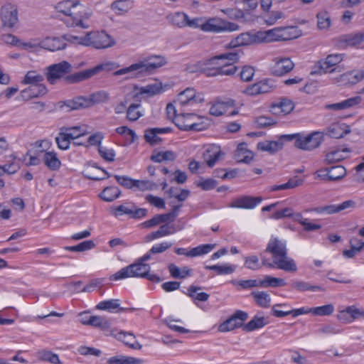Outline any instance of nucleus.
Returning a JSON list of instances; mask_svg holds the SVG:
<instances>
[{"label":"nucleus","instance_id":"nucleus-1","mask_svg":"<svg viewBox=\"0 0 364 364\" xmlns=\"http://www.w3.org/2000/svg\"><path fill=\"white\" fill-rule=\"evenodd\" d=\"M55 8L58 12L67 16L65 23L68 26L82 28L90 27V25L85 23V21L91 17L92 12L90 9L80 4L78 1H63L59 2Z\"/></svg>","mask_w":364,"mask_h":364},{"label":"nucleus","instance_id":"nucleus-2","mask_svg":"<svg viewBox=\"0 0 364 364\" xmlns=\"http://www.w3.org/2000/svg\"><path fill=\"white\" fill-rule=\"evenodd\" d=\"M167 60L162 55H151L143 60L115 71L114 76L136 72L137 74L151 73L154 70L165 65Z\"/></svg>","mask_w":364,"mask_h":364},{"label":"nucleus","instance_id":"nucleus-3","mask_svg":"<svg viewBox=\"0 0 364 364\" xmlns=\"http://www.w3.org/2000/svg\"><path fill=\"white\" fill-rule=\"evenodd\" d=\"M301 31L296 26L276 27L264 31H260L262 43L289 41L299 37Z\"/></svg>","mask_w":364,"mask_h":364},{"label":"nucleus","instance_id":"nucleus-4","mask_svg":"<svg viewBox=\"0 0 364 364\" xmlns=\"http://www.w3.org/2000/svg\"><path fill=\"white\" fill-rule=\"evenodd\" d=\"M78 43L85 46H91L97 49H105L115 44L114 39L105 31L88 32L84 37H74Z\"/></svg>","mask_w":364,"mask_h":364},{"label":"nucleus","instance_id":"nucleus-5","mask_svg":"<svg viewBox=\"0 0 364 364\" xmlns=\"http://www.w3.org/2000/svg\"><path fill=\"white\" fill-rule=\"evenodd\" d=\"M343 60V54H330L326 58L317 61L312 68L311 75H321L323 73H332L341 72L344 68L338 65Z\"/></svg>","mask_w":364,"mask_h":364},{"label":"nucleus","instance_id":"nucleus-6","mask_svg":"<svg viewBox=\"0 0 364 364\" xmlns=\"http://www.w3.org/2000/svg\"><path fill=\"white\" fill-rule=\"evenodd\" d=\"M149 264L136 261L135 263L128 265L110 277L112 280H119L128 277H145L147 272H149Z\"/></svg>","mask_w":364,"mask_h":364},{"label":"nucleus","instance_id":"nucleus-7","mask_svg":"<svg viewBox=\"0 0 364 364\" xmlns=\"http://www.w3.org/2000/svg\"><path fill=\"white\" fill-rule=\"evenodd\" d=\"M46 77L47 81L54 85L56 82L65 77L73 71L72 65L68 61L63 60L58 63L53 64L46 68Z\"/></svg>","mask_w":364,"mask_h":364},{"label":"nucleus","instance_id":"nucleus-8","mask_svg":"<svg viewBox=\"0 0 364 364\" xmlns=\"http://www.w3.org/2000/svg\"><path fill=\"white\" fill-rule=\"evenodd\" d=\"M323 141V134L320 132H314L307 136L300 134L297 141H294V146L301 150L312 151L318 148Z\"/></svg>","mask_w":364,"mask_h":364},{"label":"nucleus","instance_id":"nucleus-9","mask_svg":"<svg viewBox=\"0 0 364 364\" xmlns=\"http://www.w3.org/2000/svg\"><path fill=\"white\" fill-rule=\"evenodd\" d=\"M262 43L260 31L256 33L246 32L238 35L225 46L226 48H235L252 44Z\"/></svg>","mask_w":364,"mask_h":364},{"label":"nucleus","instance_id":"nucleus-10","mask_svg":"<svg viewBox=\"0 0 364 364\" xmlns=\"http://www.w3.org/2000/svg\"><path fill=\"white\" fill-rule=\"evenodd\" d=\"M113 214L116 216L128 215L132 218L138 219L145 217L147 210L145 208H136L134 203H126L113 208Z\"/></svg>","mask_w":364,"mask_h":364},{"label":"nucleus","instance_id":"nucleus-11","mask_svg":"<svg viewBox=\"0 0 364 364\" xmlns=\"http://www.w3.org/2000/svg\"><path fill=\"white\" fill-rule=\"evenodd\" d=\"M247 318L248 314L246 312L237 310L230 318L219 326L218 330L220 332L230 331L240 327L242 325V322L246 321Z\"/></svg>","mask_w":364,"mask_h":364},{"label":"nucleus","instance_id":"nucleus-12","mask_svg":"<svg viewBox=\"0 0 364 364\" xmlns=\"http://www.w3.org/2000/svg\"><path fill=\"white\" fill-rule=\"evenodd\" d=\"M196 119L201 120L202 117L193 113H183L176 115L173 122L181 130L191 131V129H197L198 125L193 124Z\"/></svg>","mask_w":364,"mask_h":364},{"label":"nucleus","instance_id":"nucleus-13","mask_svg":"<svg viewBox=\"0 0 364 364\" xmlns=\"http://www.w3.org/2000/svg\"><path fill=\"white\" fill-rule=\"evenodd\" d=\"M364 42V33H351L340 36L336 39V46L340 48L357 47Z\"/></svg>","mask_w":364,"mask_h":364},{"label":"nucleus","instance_id":"nucleus-14","mask_svg":"<svg viewBox=\"0 0 364 364\" xmlns=\"http://www.w3.org/2000/svg\"><path fill=\"white\" fill-rule=\"evenodd\" d=\"M203 101L204 97L202 93H197L194 89L188 87L178 95L176 102L183 106L188 104L202 103Z\"/></svg>","mask_w":364,"mask_h":364},{"label":"nucleus","instance_id":"nucleus-15","mask_svg":"<svg viewBox=\"0 0 364 364\" xmlns=\"http://www.w3.org/2000/svg\"><path fill=\"white\" fill-rule=\"evenodd\" d=\"M294 67V63L289 58H274L271 65V72L275 76H282Z\"/></svg>","mask_w":364,"mask_h":364},{"label":"nucleus","instance_id":"nucleus-16","mask_svg":"<svg viewBox=\"0 0 364 364\" xmlns=\"http://www.w3.org/2000/svg\"><path fill=\"white\" fill-rule=\"evenodd\" d=\"M364 78V73L350 71L340 75L333 79V82L339 86H349L357 84Z\"/></svg>","mask_w":364,"mask_h":364},{"label":"nucleus","instance_id":"nucleus-17","mask_svg":"<svg viewBox=\"0 0 364 364\" xmlns=\"http://www.w3.org/2000/svg\"><path fill=\"white\" fill-rule=\"evenodd\" d=\"M1 18L4 27L12 28L18 21L17 9L10 4L2 6Z\"/></svg>","mask_w":364,"mask_h":364},{"label":"nucleus","instance_id":"nucleus-18","mask_svg":"<svg viewBox=\"0 0 364 364\" xmlns=\"http://www.w3.org/2000/svg\"><path fill=\"white\" fill-rule=\"evenodd\" d=\"M172 132L171 127L164 128H149L144 131V139L151 146L160 144L162 139L159 136V134L170 133Z\"/></svg>","mask_w":364,"mask_h":364},{"label":"nucleus","instance_id":"nucleus-19","mask_svg":"<svg viewBox=\"0 0 364 364\" xmlns=\"http://www.w3.org/2000/svg\"><path fill=\"white\" fill-rule=\"evenodd\" d=\"M262 198L260 196L253 197L250 196H244L236 198L230 205L231 208L253 209L257 204L261 203Z\"/></svg>","mask_w":364,"mask_h":364},{"label":"nucleus","instance_id":"nucleus-20","mask_svg":"<svg viewBox=\"0 0 364 364\" xmlns=\"http://www.w3.org/2000/svg\"><path fill=\"white\" fill-rule=\"evenodd\" d=\"M361 97L360 96H355L343 101L333 103V104H326L323 106V108L326 110H344L352 108L361 102Z\"/></svg>","mask_w":364,"mask_h":364},{"label":"nucleus","instance_id":"nucleus-21","mask_svg":"<svg viewBox=\"0 0 364 364\" xmlns=\"http://www.w3.org/2000/svg\"><path fill=\"white\" fill-rule=\"evenodd\" d=\"M266 252L271 253L273 259L285 256L287 253L286 243L276 237L272 238L267 245Z\"/></svg>","mask_w":364,"mask_h":364},{"label":"nucleus","instance_id":"nucleus-22","mask_svg":"<svg viewBox=\"0 0 364 364\" xmlns=\"http://www.w3.org/2000/svg\"><path fill=\"white\" fill-rule=\"evenodd\" d=\"M274 267L287 272H296L297 267L294 260L287 256H280L274 259Z\"/></svg>","mask_w":364,"mask_h":364},{"label":"nucleus","instance_id":"nucleus-23","mask_svg":"<svg viewBox=\"0 0 364 364\" xmlns=\"http://www.w3.org/2000/svg\"><path fill=\"white\" fill-rule=\"evenodd\" d=\"M47 93V88L45 85H30L28 88L21 92V97L24 100H29L32 98L39 97Z\"/></svg>","mask_w":364,"mask_h":364},{"label":"nucleus","instance_id":"nucleus-24","mask_svg":"<svg viewBox=\"0 0 364 364\" xmlns=\"http://www.w3.org/2000/svg\"><path fill=\"white\" fill-rule=\"evenodd\" d=\"M162 90V85L161 82H155L152 84H149L144 87H139L135 86L134 88V97H137L139 95L146 94L149 96H154L159 94Z\"/></svg>","mask_w":364,"mask_h":364},{"label":"nucleus","instance_id":"nucleus-25","mask_svg":"<svg viewBox=\"0 0 364 364\" xmlns=\"http://www.w3.org/2000/svg\"><path fill=\"white\" fill-rule=\"evenodd\" d=\"M60 108L65 107L66 111L70 112L72 110H76L80 109L88 108L86 102L85 97L78 96L73 100H66L65 102H60Z\"/></svg>","mask_w":364,"mask_h":364},{"label":"nucleus","instance_id":"nucleus-26","mask_svg":"<svg viewBox=\"0 0 364 364\" xmlns=\"http://www.w3.org/2000/svg\"><path fill=\"white\" fill-rule=\"evenodd\" d=\"M92 77L91 69L84 70L73 74H68L65 77L64 80L68 84L78 83L82 81L90 79Z\"/></svg>","mask_w":364,"mask_h":364},{"label":"nucleus","instance_id":"nucleus-27","mask_svg":"<svg viewBox=\"0 0 364 364\" xmlns=\"http://www.w3.org/2000/svg\"><path fill=\"white\" fill-rule=\"evenodd\" d=\"M117 338L132 349L140 350L142 348V346L136 340V337L132 333L121 331L118 333Z\"/></svg>","mask_w":364,"mask_h":364},{"label":"nucleus","instance_id":"nucleus-28","mask_svg":"<svg viewBox=\"0 0 364 364\" xmlns=\"http://www.w3.org/2000/svg\"><path fill=\"white\" fill-rule=\"evenodd\" d=\"M350 132V129L348 128V126H346L345 124H339L335 123L332 124L328 128V135L335 139L342 138Z\"/></svg>","mask_w":364,"mask_h":364},{"label":"nucleus","instance_id":"nucleus-29","mask_svg":"<svg viewBox=\"0 0 364 364\" xmlns=\"http://www.w3.org/2000/svg\"><path fill=\"white\" fill-rule=\"evenodd\" d=\"M176 232V229L173 225L164 224L159 227V230L155 232H152L146 236V240L150 241L161 237L173 234Z\"/></svg>","mask_w":364,"mask_h":364},{"label":"nucleus","instance_id":"nucleus-30","mask_svg":"<svg viewBox=\"0 0 364 364\" xmlns=\"http://www.w3.org/2000/svg\"><path fill=\"white\" fill-rule=\"evenodd\" d=\"M188 16L183 12H175L167 16L169 23L176 27L184 28L187 26Z\"/></svg>","mask_w":364,"mask_h":364},{"label":"nucleus","instance_id":"nucleus-31","mask_svg":"<svg viewBox=\"0 0 364 364\" xmlns=\"http://www.w3.org/2000/svg\"><path fill=\"white\" fill-rule=\"evenodd\" d=\"M87 107H90L95 105L104 103L108 101L109 95L105 91H100L91 94L88 97H85Z\"/></svg>","mask_w":364,"mask_h":364},{"label":"nucleus","instance_id":"nucleus-32","mask_svg":"<svg viewBox=\"0 0 364 364\" xmlns=\"http://www.w3.org/2000/svg\"><path fill=\"white\" fill-rule=\"evenodd\" d=\"M282 147L283 143L280 141H265L257 144L258 149L263 151H267L270 154H274L278 151L282 149Z\"/></svg>","mask_w":364,"mask_h":364},{"label":"nucleus","instance_id":"nucleus-33","mask_svg":"<svg viewBox=\"0 0 364 364\" xmlns=\"http://www.w3.org/2000/svg\"><path fill=\"white\" fill-rule=\"evenodd\" d=\"M291 287L298 291H324L325 289L321 286L311 285L306 282L296 280L293 281L291 284Z\"/></svg>","mask_w":364,"mask_h":364},{"label":"nucleus","instance_id":"nucleus-34","mask_svg":"<svg viewBox=\"0 0 364 364\" xmlns=\"http://www.w3.org/2000/svg\"><path fill=\"white\" fill-rule=\"evenodd\" d=\"M43 159L46 166L50 170L55 171L60 167L61 162L54 151L46 152Z\"/></svg>","mask_w":364,"mask_h":364},{"label":"nucleus","instance_id":"nucleus-35","mask_svg":"<svg viewBox=\"0 0 364 364\" xmlns=\"http://www.w3.org/2000/svg\"><path fill=\"white\" fill-rule=\"evenodd\" d=\"M350 250H345L343 252V255L347 258H353L355 255L360 252L364 247V242L356 238L353 237L350 240Z\"/></svg>","mask_w":364,"mask_h":364},{"label":"nucleus","instance_id":"nucleus-36","mask_svg":"<svg viewBox=\"0 0 364 364\" xmlns=\"http://www.w3.org/2000/svg\"><path fill=\"white\" fill-rule=\"evenodd\" d=\"M201 30L205 32H221L222 21L219 18H212L203 23Z\"/></svg>","mask_w":364,"mask_h":364},{"label":"nucleus","instance_id":"nucleus-37","mask_svg":"<svg viewBox=\"0 0 364 364\" xmlns=\"http://www.w3.org/2000/svg\"><path fill=\"white\" fill-rule=\"evenodd\" d=\"M221 151L218 148L213 146L205 151L203 154L204 160L209 167H213L218 161Z\"/></svg>","mask_w":364,"mask_h":364},{"label":"nucleus","instance_id":"nucleus-38","mask_svg":"<svg viewBox=\"0 0 364 364\" xmlns=\"http://www.w3.org/2000/svg\"><path fill=\"white\" fill-rule=\"evenodd\" d=\"M44 80L43 75L39 74L36 70H30L26 73L22 83L30 85H43L41 82Z\"/></svg>","mask_w":364,"mask_h":364},{"label":"nucleus","instance_id":"nucleus-39","mask_svg":"<svg viewBox=\"0 0 364 364\" xmlns=\"http://www.w3.org/2000/svg\"><path fill=\"white\" fill-rule=\"evenodd\" d=\"M169 273L173 278L184 279L191 275V270L188 267L179 268L176 264L171 263L168 267Z\"/></svg>","mask_w":364,"mask_h":364},{"label":"nucleus","instance_id":"nucleus-40","mask_svg":"<svg viewBox=\"0 0 364 364\" xmlns=\"http://www.w3.org/2000/svg\"><path fill=\"white\" fill-rule=\"evenodd\" d=\"M357 203L353 200H345L338 205H331L333 214L338 213H349L356 208Z\"/></svg>","mask_w":364,"mask_h":364},{"label":"nucleus","instance_id":"nucleus-41","mask_svg":"<svg viewBox=\"0 0 364 364\" xmlns=\"http://www.w3.org/2000/svg\"><path fill=\"white\" fill-rule=\"evenodd\" d=\"M63 130H65L68 133L70 139L74 140L80 138L82 136L87 134L89 132L87 130L85 125L75 126V127H63Z\"/></svg>","mask_w":364,"mask_h":364},{"label":"nucleus","instance_id":"nucleus-42","mask_svg":"<svg viewBox=\"0 0 364 364\" xmlns=\"http://www.w3.org/2000/svg\"><path fill=\"white\" fill-rule=\"evenodd\" d=\"M120 190L115 186L105 188L100 194V197L105 201L112 202L119 197Z\"/></svg>","mask_w":364,"mask_h":364},{"label":"nucleus","instance_id":"nucleus-43","mask_svg":"<svg viewBox=\"0 0 364 364\" xmlns=\"http://www.w3.org/2000/svg\"><path fill=\"white\" fill-rule=\"evenodd\" d=\"M143 360L133 357L119 355L108 359V364H141Z\"/></svg>","mask_w":364,"mask_h":364},{"label":"nucleus","instance_id":"nucleus-44","mask_svg":"<svg viewBox=\"0 0 364 364\" xmlns=\"http://www.w3.org/2000/svg\"><path fill=\"white\" fill-rule=\"evenodd\" d=\"M82 323L98 327L102 330H107L110 328V323L105 318L97 316H90L87 321H84Z\"/></svg>","mask_w":364,"mask_h":364},{"label":"nucleus","instance_id":"nucleus-45","mask_svg":"<svg viewBox=\"0 0 364 364\" xmlns=\"http://www.w3.org/2000/svg\"><path fill=\"white\" fill-rule=\"evenodd\" d=\"M71 139L68 135V133L65 130H63V127L60 129V132L55 137V142L58 147L62 150H67L70 147Z\"/></svg>","mask_w":364,"mask_h":364},{"label":"nucleus","instance_id":"nucleus-46","mask_svg":"<svg viewBox=\"0 0 364 364\" xmlns=\"http://www.w3.org/2000/svg\"><path fill=\"white\" fill-rule=\"evenodd\" d=\"M343 152H349L348 149L332 150L326 154L325 162L327 164L336 163L345 159Z\"/></svg>","mask_w":364,"mask_h":364},{"label":"nucleus","instance_id":"nucleus-47","mask_svg":"<svg viewBox=\"0 0 364 364\" xmlns=\"http://www.w3.org/2000/svg\"><path fill=\"white\" fill-rule=\"evenodd\" d=\"M96 309L108 311H112L116 309H119V311H124L125 310L124 308H119V303L118 299H111L100 301L96 306Z\"/></svg>","mask_w":364,"mask_h":364},{"label":"nucleus","instance_id":"nucleus-48","mask_svg":"<svg viewBox=\"0 0 364 364\" xmlns=\"http://www.w3.org/2000/svg\"><path fill=\"white\" fill-rule=\"evenodd\" d=\"M119 67V65L112 61H105L97 65L91 69L92 76L102 71L109 72Z\"/></svg>","mask_w":364,"mask_h":364},{"label":"nucleus","instance_id":"nucleus-49","mask_svg":"<svg viewBox=\"0 0 364 364\" xmlns=\"http://www.w3.org/2000/svg\"><path fill=\"white\" fill-rule=\"evenodd\" d=\"M215 244H205L199 245L188 252L187 257H197L210 252L215 247Z\"/></svg>","mask_w":364,"mask_h":364},{"label":"nucleus","instance_id":"nucleus-50","mask_svg":"<svg viewBox=\"0 0 364 364\" xmlns=\"http://www.w3.org/2000/svg\"><path fill=\"white\" fill-rule=\"evenodd\" d=\"M41 47L50 51H55L65 48V43L60 41L58 38H48L46 41L41 43Z\"/></svg>","mask_w":364,"mask_h":364},{"label":"nucleus","instance_id":"nucleus-51","mask_svg":"<svg viewBox=\"0 0 364 364\" xmlns=\"http://www.w3.org/2000/svg\"><path fill=\"white\" fill-rule=\"evenodd\" d=\"M176 158V154L172 151H159L151 156V160L156 163H161L164 161H174Z\"/></svg>","mask_w":364,"mask_h":364},{"label":"nucleus","instance_id":"nucleus-52","mask_svg":"<svg viewBox=\"0 0 364 364\" xmlns=\"http://www.w3.org/2000/svg\"><path fill=\"white\" fill-rule=\"evenodd\" d=\"M241 53H242L240 51L226 53L209 59L208 63H213L216 60H228L233 65V63H237L239 60Z\"/></svg>","mask_w":364,"mask_h":364},{"label":"nucleus","instance_id":"nucleus-53","mask_svg":"<svg viewBox=\"0 0 364 364\" xmlns=\"http://www.w3.org/2000/svg\"><path fill=\"white\" fill-rule=\"evenodd\" d=\"M251 295L259 306L264 308L269 306L271 299L267 293L264 291H252Z\"/></svg>","mask_w":364,"mask_h":364},{"label":"nucleus","instance_id":"nucleus-54","mask_svg":"<svg viewBox=\"0 0 364 364\" xmlns=\"http://www.w3.org/2000/svg\"><path fill=\"white\" fill-rule=\"evenodd\" d=\"M39 360L47 361L52 364H60V360L57 354L49 350H42L37 353Z\"/></svg>","mask_w":364,"mask_h":364},{"label":"nucleus","instance_id":"nucleus-55","mask_svg":"<svg viewBox=\"0 0 364 364\" xmlns=\"http://www.w3.org/2000/svg\"><path fill=\"white\" fill-rule=\"evenodd\" d=\"M346 175V170L343 166H332L328 170V181H339Z\"/></svg>","mask_w":364,"mask_h":364},{"label":"nucleus","instance_id":"nucleus-56","mask_svg":"<svg viewBox=\"0 0 364 364\" xmlns=\"http://www.w3.org/2000/svg\"><path fill=\"white\" fill-rule=\"evenodd\" d=\"M286 285V282L284 279L267 276L264 279L260 281V287H284Z\"/></svg>","mask_w":364,"mask_h":364},{"label":"nucleus","instance_id":"nucleus-57","mask_svg":"<svg viewBox=\"0 0 364 364\" xmlns=\"http://www.w3.org/2000/svg\"><path fill=\"white\" fill-rule=\"evenodd\" d=\"M267 324L265 318L263 316H255L244 327L247 331H252L255 329L260 328Z\"/></svg>","mask_w":364,"mask_h":364},{"label":"nucleus","instance_id":"nucleus-58","mask_svg":"<svg viewBox=\"0 0 364 364\" xmlns=\"http://www.w3.org/2000/svg\"><path fill=\"white\" fill-rule=\"evenodd\" d=\"M95 247V244L92 240H86L79 243L75 246H66L65 249L66 250L72 252H84L93 249Z\"/></svg>","mask_w":364,"mask_h":364},{"label":"nucleus","instance_id":"nucleus-59","mask_svg":"<svg viewBox=\"0 0 364 364\" xmlns=\"http://www.w3.org/2000/svg\"><path fill=\"white\" fill-rule=\"evenodd\" d=\"M309 311L316 316H329L334 311V306L333 304H326L321 306L310 308Z\"/></svg>","mask_w":364,"mask_h":364},{"label":"nucleus","instance_id":"nucleus-60","mask_svg":"<svg viewBox=\"0 0 364 364\" xmlns=\"http://www.w3.org/2000/svg\"><path fill=\"white\" fill-rule=\"evenodd\" d=\"M231 282L233 285L236 287L239 286L244 289L260 287V281H257V279L232 280Z\"/></svg>","mask_w":364,"mask_h":364},{"label":"nucleus","instance_id":"nucleus-61","mask_svg":"<svg viewBox=\"0 0 364 364\" xmlns=\"http://www.w3.org/2000/svg\"><path fill=\"white\" fill-rule=\"evenodd\" d=\"M206 269L214 270L218 274H232L235 271V267L232 265H208L205 267Z\"/></svg>","mask_w":364,"mask_h":364},{"label":"nucleus","instance_id":"nucleus-62","mask_svg":"<svg viewBox=\"0 0 364 364\" xmlns=\"http://www.w3.org/2000/svg\"><path fill=\"white\" fill-rule=\"evenodd\" d=\"M200 287L191 286L188 290V295L193 299L200 301H206L209 299V294L205 292L196 294L198 290L200 289Z\"/></svg>","mask_w":364,"mask_h":364},{"label":"nucleus","instance_id":"nucleus-63","mask_svg":"<svg viewBox=\"0 0 364 364\" xmlns=\"http://www.w3.org/2000/svg\"><path fill=\"white\" fill-rule=\"evenodd\" d=\"M139 107L140 104H132L129 106L127 110V118L129 121H136L141 116V113L137 110Z\"/></svg>","mask_w":364,"mask_h":364},{"label":"nucleus","instance_id":"nucleus-64","mask_svg":"<svg viewBox=\"0 0 364 364\" xmlns=\"http://www.w3.org/2000/svg\"><path fill=\"white\" fill-rule=\"evenodd\" d=\"M318 27L320 29H327L331 25L330 16L327 12H321L317 14Z\"/></svg>","mask_w":364,"mask_h":364}]
</instances>
